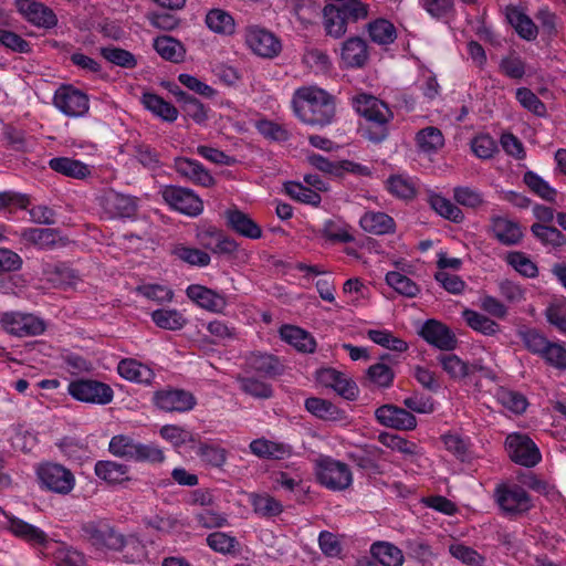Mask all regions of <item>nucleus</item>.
Masks as SVG:
<instances>
[{"instance_id": "nucleus-11", "label": "nucleus", "mask_w": 566, "mask_h": 566, "mask_svg": "<svg viewBox=\"0 0 566 566\" xmlns=\"http://www.w3.org/2000/svg\"><path fill=\"white\" fill-rule=\"evenodd\" d=\"M17 11L31 24L51 29L57 24L56 14L51 8L36 0H14Z\"/></svg>"}, {"instance_id": "nucleus-33", "label": "nucleus", "mask_w": 566, "mask_h": 566, "mask_svg": "<svg viewBox=\"0 0 566 566\" xmlns=\"http://www.w3.org/2000/svg\"><path fill=\"white\" fill-rule=\"evenodd\" d=\"M10 532L32 545H45L48 535L39 527L24 522L18 517L9 518Z\"/></svg>"}, {"instance_id": "nucleus-43", "label": "nucleus", "mask_w": 566, "mask_h": 566, "mask_svg": "<svg viewBox=\"0 0 566 566\" xmlns=\"http://www.w3.org/2000/svg\"><path fill=\"white\" fill-rule=\"evenodd\" d=\"M387 190L396 198L410 200L416 197L417 188L415 181L403 175H392L386 181Z\"/></svg>"}, {"instance_id": "nucleus-60", "label": "nucleus", "mask_w": 566, "mask_h": 566, "mask_svg": "<svg viewBox=\"0 0 566 566\" xmlns=\"http://www.w3.org/2000/svg\"><path fill=\"white\" fill-rule=\"evenodd\" d=\"M102 56L108 62L126 67L133 69L136 66L137 61L133 53L120 48L107 46L101 49Z\"/></svg>"}, {"instance_id": "nucleus-53", "label": "nucleus", "mask_w": 566, "mask_h": 566, "mask_svg": "<svg viewBox=\"0 0 566 566\" xmlns=\"http://www.w3.org/2000/svg\"><path fill=\"white\" fill-rule=\"evenodd\" d=\"M386 282L396 292L407 297H415L420 291L419 286L411 279L400 272H388L386 274Z\"/></svg>"}, {"instance_id": "nucleus-56", "label": "nucleus", "mask_w": 566, "mask_h": 566, "mask_svg": "<svg viewBox=\"0 0 566 566\" xmlns=\"http://www.w3.org/2000/svg\"><path fill=\"white\" fill-rule=\"evenodd\" d=\"M368 337L376 344L395 352H406L408 344L396 336L389 331L369 329Z\"/></svg>"}, {"instance_id": "nucleus-12", "label": "nucleus", "mask_w": 566, "mask_h": 566, "mask_svg": "<svg viewBox=\"0 0 566 566\" xmlns=\"http://www.w3.org/2000/svg\"><path fill=\"white\" fill-rule=\"evenodd\" d=\"M54 105L71 117L83 116L88 111V97L72 86L60 87L54 95Z\"/></svg>"}, {"instance_id": "nucleus-35", "label": "nucleus", "mask_w": 566, "mask_h": 566, "mask_svg": "<svg viewBox=\"0 0 566 566\" xmlns=\"http://www.w3.org/2000/svg\"><path fill=\"white\" fill-rule=\"evenodd\" d=\"M151 319L157 327L172 332L182 329L188 323L185 315L176 308L156 310L151 313Z\"/></svg>"}, {"instance_id": "nucleus-1", "label": "nucleus", "mask_w": 566, "mask_h": 566, "mask_svg": "<svg viewBox=\"0 0 566 566\" xmlns=\"http://www.w3.org/2000/svg\"><path fill=\"white\" fill-rule=\"evenodd\" d=\"M81 536L96 549L114 552L128 549L124 557L130 563L140 560L145 555V547L138 538L126 537L105 518L83 523Z\"/></svg>"}, {"instance_id": "nucleus-28", "label": "nucleus", "mask_w": 566, "mask_h": 566, "mask_svg": "<svg viewBox=\"0 0 566 566\" xmlns=\"http://www.w3.org/2000/svg\"><path fill=\"white\" fill-rule=\"evenodd\" d=\"M323 27L327 36L339 39L347 31V21L338 4H327L323 9Z\"/></svg>"}, {"instance_id": "nucleus-52", "label": "nucleus", "mask_w": 566, "mask_h": 566, "mask_svg": "<svg viewBox=\"0 0 566 566\" xmlns=\"http://www.w3.org/2000/svg\"><path fill=\"white\" fill-rule=\"evenodd\" d=\"M154 48L165 60L178 62L182 59V45L171 36H158L154 41Z\"/></svg>"}, {"instance_id": "nucleus-25", "label": "nucleus", "mask_w": 566, "mask_h": 566, "mask_svg": "<svg viewBox=\"0 0 566 566\" xmlns=\"http://www.w3.org/2000/svg\"><path fill=\"white\" fill-rule=\"evenodd\" d=\"M359 224L364 231L375 235L394 233L396 230L395 220L389 214L380 211L365 212L359 220Z\"/></svg>"}, {"instance_id": "nucleus-54", "label": "nucleus", "mask_w": 566, "mask_h": 566, "mask_svg": "<svg viewBox=\"0 0 566 566\" xmlns=\"http://www.w3.org/2000/svg\"><path fill=\"white\" fill-rule=\"evenodd\" d=\"M531 232L543 244H551L553 247H562L566 244V237L555 227L533 223Z\"/></svg>"}, {"instance_id": "nucleus-36", "label": "nucleus", "mask_w": 566, "mask_h": 566, "mask_svg": "<svg viewBox=\"0 0 566 566\" xmlns=\"http://www.w3.org/2000/svg\"><path fill=\"white\" fill-rule=\"evenodd\" d=\"M250 504L253 507V512L264 518L279 516L283 512L282 503L266 493L250 494Z\"/></svg>"}, {"instance_id": "nucleus-57", "label": "nucleus", "mask_w": 566, "mask_h": 566, "mask_svg": "<svg viewBox=\"0 0 566 566\" xmlns=\"http://www.w3.org/2000/svg\"><path fill=\"white\" fill-rule=\"evenodd\" d=\"M285 191L286 193L302 202V203H308V205H312V206H318L321 203V196L317 191H314L307 187H304L302 184L300 182H294V181H290V182H286L285 186Z\"/></svg>"}, {"instance_id": "nucleus-9", "label": "nucleus", "mask_w": 566, "mask_h": 566, "mask_svg": "<svg viewBox=\"0 0 566 566\" xmlns=\"http://www.w3.org/2000/svg\"><path fill=\"white\" fill-rule=\"evenodd\" d=\"M0 323L6 332L18 337L38 336L45 331L44 322L32 314L4 313Z\"/></svg>"}, {"instance_id": "nucleus-38", "label": "nucleus", "mask_w": 566, "mask_h": 566, "mask_svg": "<svg viewBox=\"0 0 566 566\" xmlns=\"http://www.w3.org/2000/svg\"><path fill=\"white\" fill-rule=\"evenodd\" d=\"M253 454L264 459H284L291 453V448L283 443H276L266 439H255L250 443Z\"/></svg>"}, {"instance_id": "nucleus-13", "label": "nucleus", "mask_w": 566, "mask_h": 566, "mask_svg": "<svg viewBox=\"0 0 566 566\" xmlns=\"http://www.w3.org/2000/svg\"><path fill=\"white\" fill-rule=\"evenodd\" d=\"M420 336L428 344L443 352H451L458 346L455 334L446 324L436 319H428L423 324Z\"/></svg>"}, {"instance_id": "nucleus-62", "label": "nucleus", "mask_w": 566, "mask_h": 566, "mask_svg": "<svg viewBox=\"0 0 566 566\" xmlns=\"http://www.w3.org/2000/svg\"><path fill=\"white\" fill-rule=\"evenodd\" d=\"M139 442H135L127 436H115L109 442V452L116 457L126 458L128 460L135 459V450H137Z\"/></svg>"}, {"instance_id": "nucleus-49", "label": "nucleus", "mask_w": 566, "mask_h": 566, "mask_svg": "<svg viewBox=\"0 0 566 566\" xmlns=\"http://www.w3.org/2000/svg\"><path fill=\"white\" fill-rule=\"evenodd\" d=\"M305 408L308 412L323 420H337L340 418V410L331 401L311 397L305 400Z\"/></svg>"}, {"instance_id": "nucleus-19", "label": "nucleus", "mask_w": 566, "mask_h": 566, "mask_svg": "<svg viewBox=\"0 0 566 566\" xmlns=\"http://www.w3.org/2000/svg\"><path fill=\"white\" fill-rule=\"evenodd\" d=\"M175 170L189 181L202 187H211L214 185V178L210 172L197 160L187 157H177L174 161Z\"/></svg>"}, {"instance_id": "nucleus-23", "label": "nucleus", "mask_w": 566, "mask_h": 566, "mask_svg": "<svg viewBox=\"0 0 566 566\" xmlns=\"http://www.w3.org/2000/svg\"><path fill=\"white\" fill-rule=\"evenodd\" d=\"M187 296L200 307L211 312H222L227 306L226 297L199 284L189 285Z\"/></svg>"}, {"instance_id": "nucleus-58", "label": "nucleus", "mask_w": 566, "mask_h": 566, "mask_svg": "<svg viewBox=\"0 0 566 566\" xmlns=\"http://www.w3.org/2000/svg\"><path fill=\"white\" fill-rule=\"evenodd\" d=\"M197 454L207 464L221 468L227 461L228 452L224 448L218 444L200 443Z\"/></svg>"}, {"instance_id": "nucleus-29", "label": "nucleus", "mask_w": 566, "mask_h": 566, "mask_svg": "<svg viewBox=\"0 0 566 566\" xmlns=\"http://www.w3.org/2000/svg\"><path fill=\"white\" fill-rule=\"evenodd\" d=\"M117 371L120 377L138 384H150L154 371L134 358H124L118 363Z\"/></svg>"}, {"instance_id": "nucleus-51", "label": "nucleus", "mask_w": 566, "mask_h": 566, "mask_svg": "<svg viewBox=\"0 0 566 566\" xmlns=\"http://www.w3.org/2000/svg\"><path fill=\"white\" fill-rule=\"evenodd\" d=\"M496 400L507 410L514 413H522L526 410L527 399L524 395L500 387L495 394Z\"/></svg>"}, {"instance_id": "nucleus-37", "label": "nucleus", "mask_w": 566, "mask_h": 566, "mask_svg": "<svg viewBox=\"0 0 566 566\" xmlns=\"http://www.w3.org/2000/svg\"><path fill=\"white\" fill-rule=\"evenodd\" d=\"M142 102L147 109L166 122H175L178 117V109L157 94L145 93Z\"/></svg>"}, {"instance_id": "nucleus-41", "label": "nucleus", "mask_w": 566, "mask_h": 566, "mask_svg": "<svg viewBox=\"0 0 566 566\" xmlns=\"http://www.w3.org/2000/svg\"><path fill=\"white\" fill-rule=\"evenodd\" d=\"M25 241L35 244L40 249H53L59 240V231L52 228H29L22 233Z\"/></svg>"}, {"instance_id": "nucleus-61", "label": "nucleus", "mask_w": 566, "mask_h": 566, "mask_svg": "<svg viewBox=\"0 0 566 566\" xmlns=\"http://www.w3.org/2000/svg\"><path fill=\"white\" fill-rule=\"evenodd\" d=\"M137 293L158 304L170 303L174 298V291L161 284H144L136 289Z\"/></svg>"}, {"instance_id": "nucleus-17", "label": "nucleus", "mask_w": 566, "mask_h": 566, "mask_svg": "<svg viewBox=\"0 0 566 566\" xmlns=\"http://www.w3.org/2000/svg\"><path fill=\"white\" fill-rule=\"evenodd\" d=\"M317 380L333 388L339 396L348 400H354L358 395V387L355 381L345 374L334 368H322L317 371Z\"/></svg>"}, {"instance_id": "nucleus-31", "label": "nucleus", "mask_w": 566, "mask_h": 566, "mask_svg": "<svg viewBox=\"0 0 566 566\" xmlns=\"http://www.w3.org/2000/svg\"><path fill=\"white\" fill-rule=\"evenodd\" d=\"M283 340L295 347L298 352L313 353L316 346L314 337L306 331L293 326L284 325L280 329Z\"/></svg>"}, {"instance_id": "nucleus-21", "label": "nucleus", "mask_w": 566, "mask_h": 566, "mask_svg": "<svg viewBox=\"0 0 566 566\" xmlns=\"http://www.w3.org/2000/svg\"><path fill=\"white\" fill-rule=\"evenodd\" d=\"M492 235L504 245H516L523 238L521 226L504 217H492L490 224Z\"/></svg>"}, {"instance_id": "nucleus-30", "label": "nucleus", "mask_w": 566, "mask_h": 566, "mask_svg": "<svg viewBox=\"0 0 566 566\" xmlns=\"http://www.w3.org/2000/svg\"><path fill=\"white\" fill-rule=\"evenodd\" d=\"M170 92L177 98V102L180 103L181 111L186 116L190 117L198 124H202L207 120V111L203 104L196 97L189 95L177 85H175Z\"/></svg>"}, {"instance_id": "nucleus-45", "label": "nucleus", "mask_w": 566, "mask_h": 566, "mask_svg": "<svg viewBox=\"0 0 566 566\" xmlns=\"http://www.w3.org/2000/svg\"><path fill=\"white\" fill-rule=\"evenodd\" d=\"M429 205L430 207L441 217L448 219L452 222L460 223L464 219V214L462 210L452 203L449 199L440 196V195H430L429 196Z\"/></svg>"}, {"instance_id": "nucleus-63", "label": "nucleus", "mask_w": 566, "mask_h": 566, "mask_svg": "<svg viewBox=\"0 0 566 566\" xmlns=\"http://www.w3.org/2000/svg\"><path fill=\"white\" fill-rule=\"evenodd\" d=\"M174 254L184 262H187L190 265L196 266H207L211 260L210 255L207 252L196 248H189L184 245L176 247L174 250Z\"/></svg>"}, {"instance_id": "nucleus-40", "label": "nucleus", "mask_w": 566, "mask_h": 566, "mask_svg": "<svg viewBox=\"0 0 566 566\" xmlns=\"http://www.w3.org/2000/svg\"><path fill=\"white\" fill-rule=\"evenodd\" d=\"M367 31L373 42L387 45L397 38L395 25L387 19H376L367 24Z\"/></svg>"}, {"instance_id": "nucleus-27", "label": "nucleus", "mask_w": 566, "mask_h": 566, "mask_svg": "<svg viewBox=\"0 0 566 566\" xmlns=\"http://www.w3.org/2000/svg\"><path fill=\"white\" fill-rule=\"evenodd\" d=\"M49 167L65 177L83 180L91 175L90 167L81 160L70 157H55L50 159Z\"/></svg>"}, {"instance_id": "nucleus-20", "label": "nucleus", "mask_w": 566, "mask_h": 566, "mask_svg": "<svg viewBox=\"0 0 566 566\" xmlns=\"http://www.w3.org/2000/svg\"><path fill=\"white\" fill-rule=\"evenodd\" d=\"M340 59L346 67H364L369 59L367 42L360 36L348 38L342 44Z\"/></svg>"}, {"instance_id": "nucleus-55", "label": "nucleus", "mask_w": 566, "mask_h": 566, "mask_svg": "<svg viewBox=\"0 0 566 566\" xmlns=\"http://www.w3.org/2000/svg\"><path fill=\"white\" fill-rule=\"evenodd\" d=\"M525 185L538 197L542 199L553 202L555 201V197L557 191L552 188L547 181H545L542 177L533 171H527L524 174L523 178Z\"/></svg>"}, {"instance_id": "nucleus-2", "label": "nucleus", "mask_w": 566, "mask_h": 566, "mask_svg": "<svg viewBox=\"0 0 566 566\" xmlns=\"http://www.w3.org/2000/svg\"><path fill=\"white\" fill-rule=\"evenodd\" d=\"M293 107L296 116L311 126L325 127L333 123L336 115L335 97L315 86L298 88Z\"/></svg>"}, {"instance_id": "nucleus-18", "label": "nucleus", "mask_w": 566, "mask_h": 566, "mask_svg": "<svg viewBox=\"0 0 566 566\" xmlns=\"http://www.w3.org/2000/svg\"><path fill=\"white\" fill-rule=\"evenodd\" d=\"M101 206L108 218H129L135 214L137 206L129 196L116 191L106 192L101 199Z\"/></svg>"}, {"instance_id": "nucleus-46", "label": "nucleus", "mask_w": 566, "mask_h": 566, "mask_svg": "<svg viewBox=\"0 0 566 566\" xmlns=\"http://www.w3.org/2000/svg\"><path fill=\"white\" fill-rule=\"evenodd\" d=\"M517 336L524 347L532 354L542 356L549 340L536 328L522 326L517 329Z\"/></svg>"}, {"instance_id": "nucleus-10", "label": "nucleus", "mask_w": 566, "mask_h": 566, "mask_svg": "<svg viewBox=\"0 0 566 566\" xmlns=\"http://www.w3.org/2000/svg\"><path fill=\"white\" fill-rule=\"evenodd\" d=\"M164 200L175 210L190 217L202 212V200L190 189L178 186H166L161 191Z\"/></svg>"}, {"instance_id": "nucleus-6", "label": "nucleus", "mask_w": 566, "mask_h": 566, "mask_svg": "<svg viewBox=\"0 0 566 566\" xmlns=\"http://www.w3.org/2000/svg\"><path fill=\"white\" fill-rule=\"evenodd\" d=\"M505 448L513 462L526 468L535 467L542 459L537 446L526 434H509L505 440Z\"/></svg>"}, {"instance_id": "nucleus-16", "label": "nucleus", "mask_w": 566, "mask_h": 566, "mask_svg": "<svg viewBox=\"0 0 566 566\" xmlns=\"http://www.w3.org/2000/svg\"><path fill=\"white\" fill-rule=\"evenodd\" d=\"M155 403L165 411L185 412L196 406V398L184 389H167L155 394Z\"/></svg>"}, {"instance_id": "nucleus-34", "label": "nucleus", "mask_w": 566, "mask_h": 566, "mask_svg": "<svg viewBox=\"0 0 566 566\" xmlns=\"http://www.w3.org/2000/svg\"><path fill=\"white\" fill-rule=\"evenodd\" d=\"M94 471L101 480L111 484H119L129 480V468L115 461H97Z\"/></svg>"}, {"instance_id": "nucleus-4", "label": "nucleus", "mask_w": 566, "mask_h": 566, "mask_svg": "<svg viewBox=\"0 0 566 566\" xmlns=\"http://www.w3.org/2000/svg\"><path fill=\"white\" fill-rule=\"evenodd\" d=\"M40 483L46 490L66 495L75 485L73 473L59 463L48 462L41 464L36 470Z\"/></svg>"}, {"instance_id": "nucleus-5", "label": "nucleus", "mask_w": 566, "mask_h": 566, "mask_svg": "<svg viewBox=\"0 0 566 566\" xmlns=\"http://www.w3.org/2000/svg\"><path fill=\"white\" fill-rule=\"evenodd\" d=\"M67 391L78 401L95 405H107L114 397V391L107 384L94 379L73 380L69 384Z\"/></svg>"}, {"instance_id": "nucleus-50", "label": "nucleus", "mask_w": 566, "mask_h": 566, "mask_svg": "<svg viewBox=\"0 0 566 566\" xmlns=\"http://www.w3.org/2000/svg\"><path fill=\"white\" fill-rule=\"evenodd\" d=\"M418 147L424 153H433L444 145L441 130L433 126L424 127L416 135Z\"/></svg>"}, {"instance_id": "nucleus-26", "label": "nucleus", "mask_w": 566, "mask_h": 566, "mask_svg": "<svg viewBox=\"0 0 566 566\" xmlns=\"http://www.w3.org/2000/svg\"><path fill=\"white\" fill-rule=\"evenodd\" d=\"M505 15L509 23L522 39L526 41H533L536 39L538 34V27L518 8L513 6L506 7Z\"/></svg>"}, {"instance_id": "nucleus-48", "label": "nucleus", "mask_w": 566, "mask_h": 566, "mask_svg": "<svg viewBox=\"0 0 566 566\" xmlns=\"http://www.w3.org/2000/svg\"><path fill=\"white\" fill-rule=\"evenodd\" d=\"M437 359L450 378L461 380L468 377L469 363L462 360L455 354H440Z\"/></svg>"}, {"instance_id": "nucleus-7", "label": "nucleus", "mask_w": 566, "mask_h": 566, "mask_svg": "<svg viewBox=\"0 0 566 566\" xmlns=\"http://www.w3.org/2000/svg\"><path fill=\"white\" fill-rule=\"evenodd\" d=\"M244 40L248 48L258 56L273 59L282 51V44L274 33L266 29L250 25L245 29Z\"/></svg>"}, {"instance_id": "nucleus-42", "label": "nucleus", "mask_w": 566, "mask_h": 566, "mask_svg": "<svg viewBox=\"0 0 566 566\" xmlns=\"http://www.w3.org/2000/svg\"><path fill=\"white\" fill-rule=\"evenodd\" d=\"M240 389L255 399H269L273 396L271 384L252 376H237Z\"/></svg>"}, {"instance_id": "nucleus-22", "label": "nucleus", "mask_w": 566, "mask_h": 566, "mask_svg": "<svg viewBox=\"0 0 566 566\" xmlns=\"http://www.w3.org/2000/svg\"><path fill=\"white\" fill-rule=\"evenodd\" d=\"M227 226L235 233L252 240L262 237L261 227L239 209H229L226 211Z\"/></svg>"}, {"instance_id": "nucleus-47", "label": "nucleus", "mask_w": 566, "mask_h": 566, "mask_svg": "<svg viewBox=\"0 0 566 566\" xmlns=\"http://www.w3.org/2000/svg\"><path fill=\"white\" fill-rule=\"evenodd\" d=\"M462 315L465 323L472 329L480 332L483 335L493 336L500 331V326L496 322L475 311L464 310Z\"/></svg>"}, {"instance_id": "nucleus-59", "label": "nucleus", "mask_w": 566, "mask_h": 566, "mask_svg": "<svg viewBox=\"0 0 566 566\" xmlns=\"http://www.w3.org/2000/svg\"><path fill=\"white\" fill-rule=\"evenodd\" d=\"M506 261L523 276L536 277L538 274L536 264L523 252H510L506 256Z\"/></svg>"}, {"instance_id": "nucleus-3", "label": "nucleus", "mask_w": 566, "mask_h": 566, "mask_svg": "<svg viewBox=\"0 0 566 566\" xmlns=\"http://www.w3.org/2000/svg\"><path fill=\"white\" fill-rule=\"evenodd\" d=\"M356 112L368 120L366 137L373 143H380L388 136V123L394 114L382 101L374 95L359 93L352 98Z\"/></svg>"}, {"instance_id": "nucleus-39", "label": "nucleus", "mask_w": 566, "mask_h": 566, "mask_svg": "<svg viewBox=\"0 0 566 566\" xmlns=\"http://www.w3.org/2000/svg\"><path fill=\"white\" fill-rule=\"evenodd\" d=\"M373 557L384 566H400L403 563L402 552L387 542H377L371 545Z\"/></svg>"}, {"instance_id": "nucleus-32", "label": "nucleus", "mask_w": 566, "mask_h": 566, "mask_svg": "<svg viewBox=\"0 0 566 566\" xmlns=\"http://www.w3.org/2000/svg\"><path fill=\"white\" fill-rule=\"evenodd\" d=\"M248 370L263 376L274 377L282 371L279 359L269 354L252 353L245 360Z\"/></svg>"}, {"instance_id": "nucleus-64", "label": "nucleus", "mask_w": 566, "mask_h": 566, "mask_svg": "<svg viewBox=\"0 0 566 566\" xmlns=\"http://www.w3.org/2000/svg\"><path fill=\"white\" fill-rule=\"evenodd\" d=\"M321 233L323 238L331 242L349 243L355 240L346 227L334 220L325 221Z\"/></svg>"}, {"instance_id": "nucleus-14", "label": "nucleus", "mask_w": 566, "mask_h": 566, "mask_svg": "<svg viewBox=\"0 0 566 566\" xmlns=\"http://www.w3.org/2000/svg\"><path fill=\"white\" fill-rule=\"evenodd\" d=\"M496 502L507 513H521L531 509V499L520 485H501L495 491Z\"/></svg>"}, {"instance_id": "nucleus-15", "label": "nucleus", "mask_w": 566, "mask_h": 566, "mask_svg": "<svg viewBox=\"0 0 566 566\" xmlns=\"http://www.w3.org/2000/svg\"><path fill=\"white\" fill-rule=\"evenodd\" d=\"M377 421L396 430H413L417 427L416 417L408 410L395 405H384L376 409Z\"/></svg>"}, {"instance_id": "nucleus-24", "label": "nucleus", "mask_w": 566, "mask_h": 566, "mask_svg": "<svg viewBox=\"0 0 566 566\" xmlns=\"http://www.w3.org/2000/svg\"><path fill=\"white\" fill-rule=\"evenodd\" d=\"M395 363L394 356L385 354L380 360L368 367L366 371L367 380L378 388H389L395 379V371L390 364Z\"/></svg>"}, {"instance_id": "nucleus-8", "label": "nucleus", "mask_w": 566, "mask_h": 566, "mask_svg": "<svg viewBox=\"0 0 566 566\" xmlns=\"http://www.w3.org/2000/svg\"><path fill=\"white\" fill-rule=\"evenodd\" d=\"M317 479L331 490H345L353 481L348 465L331 458L318 462Z\"/></svg>"}, {"instance_id": "nucleus-44", "label": "nucleus", "mask_w": 566, "mask_h": 566, "mask_svg": "<svg viewBox=\"0 0 566 566\" xmlns=\"http://www.w3.org/2000/svg\"><path fill=\"white\" fill-rule=\"evenodd\" d=\"M207 27L219 34H232L235 29L234 19L222 9H211L206 15Z\"/></svg>"}]
</instances>
